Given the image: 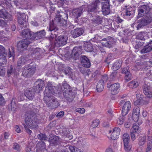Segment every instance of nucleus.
<instances>
[{
	"label": "nucleus",
	"instance_id": "1",
	"mask_svg": "<svg viewBox=\"0 0 152 152\" xmlns=\"http://www.w3.org/2000/svg\"><path fill=\"white\" fill-rule=\"evenodd\" d=\"M62 86L61 89L58 88V90L52 86L51 82H49L48 84V87L46 88L44 93V99L46 102V104L48 106H54L55 107L57 106L58 102L53 96L54 94L59 93L61 90L64 91V95L66 94V92L69 91V86L66 83H64L62 84Z\"/></svg>",
	"mask_w": 152,
	"mask_h": 152
},
{
	"label": "nucleus",
	"instance_id": "2",
	"mask_svg": "<svg viewBox=\"0 0 152 152\" xmlns=\"http://www.w3.org/2000/svg\"><path fill=\"white\" fill-rule=\"evenodd\" d=\"M25 124H24V128L26 132L30 134L32 131L28 129H31L35 128L37 125L38 122L37 121L35 115H30L28 116L25 119Z\"/></svg>",
	"mask_w": 152,
	"mask_h": 152
},
{
	"label": "nucleus",
	"instance_id": "3",
	"mask_svg": "<svg viewBox=\"0 0 152 152\" xmlns=\"http://www.w3.org/2000/svg\"><path fill=\"white\" fill-rule=\"evenodd\" d=\"M22 34L26 37V39H23L19 42L17 44V48L19 50H24L27 48L29 44V42L28 40L27 39L31 38V34L28 29L23 30Z\"/></svg>",
	"mask_w": 152,
	"mask_h": 152
},
{
	"label": "nucleus",
	"instance_id": "4",
	"mask_svg": "<svg viewBox=\"0 0 152 152\" xmlns=\"http://www.w3.org/2000/svg\"><path fill=\"white\" fill-rule=\"evenodd\" d=\"M68 39V37L66 36L61 35L56 37L55 34H53L50 38L51 42H54L55 45L57 47H59L64 45L66 44Z\"/></svg>",
	"mask_w": 152,
	"mask_h": 152
},
{
	"label": "nucleus",
	"instance_id": "5",
	"mask_svg": "<svg viewBox=\"0 0 152 152\" xmlns=\"http://www.w3.org/2000/svg\"><path fill=\"white\" fill-rule=\"evenodd\" d=\"M120 106L122 108V115H126L131 108V104L130 102L129 101H127L125 100H122L120 102Z\"/></svg>",
	"mask_w": 152,
	"mask_h": 152
},
{
	"label": "nucleus",
	"instance_id": "6",
	"mask_svg": "<svg viewBox=\"0 0 152 152\" xmlns=\"http://www.w3.org/2000/svg\"><path fill=\"white\" fill-rule=\"evenodd\" d=\"M36 68L35 64H31L28 68H25L22 72L24 77H30L34 73Z\"/></svg>",
	"mask_w": 152,
	"mask_h": 152
},
{
	"label": "nucleus",
	"instance_id": "7",
	"mask_svg": "<svg viewBox=\"0 0 152 152\" xmlns=\"http://www.w3.org/2000/svg\"><path fill=\"white\" fill-rule=\"evenodd\" d=\"M120 87V84L117 83L112 84L109 82L107 84V87L109 90L111 91V93L113 95H115L118 93Z\"/></svg>",
	"mask_w": 152,
	"mask_h": 152
},
{
	"label": "nucleus",
	"instance_id": "8",
	"mask_svg": "<svg viewBox=\"0 0 152 152\" xmlns=\"http://www.w3.org/2000/svg\"><path fill=\"white\" fill-rule=\"evenodd\" d=\"M106 128L107 136L109 139H111L113 140H115L118 138L119 135V131L117 130V133L114 134V132H112V129L109 127V124H107L105 125V128Z\"/></svg>",
	"mask_w": 152,
	"mask_h": 152
},
{
	"label": "nucleus",
	"instance_id": "9",
	"mask_svg": "<svg viewBox=\"0 0 152 152\" xmlns=\"http://www.w3.org/2000/svg\"><path fill=\"white\" fill-rule=\"evenodd\" d=\"M5 49L4 47L0 45V64L1 65L5 64L7 62L6 58V54L5 53Z\"/></svg>",
	"mask_w": 152,
	"mask_h": 152
},
{
	"label": "nucleus",
	"instance_id": "10",
	"mask_svg": "<svg viewBox=\"0 0 152 152\" xmlns=\"http://www.w3.org/2000/svg\"><path fill=\"white\" fill-rule=\"evenodd\" d=\"M122 11L124 15L126 16H130L134 13L132 7L129 6H125L122 7Z\"/></svg>",
	"mask_w": 152,
	"mask_h": 152
},
{
	"label": "nucleus",
	"instance_id": "11",
	"mask_svg": "<svg viewBox=\"0 0 152 152\" xmlns=\"http://www.w3.org/2000/svg\"><path fill=\"white\" fill-rule=\"evenodd\" d=\"M140 113V110L139 107H136L133 110L132 117L134 121L136 122L138 121Z\"/></svg>",
	"mask_w": 152,
	"mask_h": 152
},
{
	"label": "nucleus",
	"instance_id": "12",
	"mask_svg": "<svg viewBox=\"0 0 152 152\" xmlns=\"http://www.w3.org/2000/svg\"><path fill=\"white\" fill-rule=\"evenodd\" d=\"M105 41H107L105 44V47L108 48H110L114 46L115 44V41L113 38L109 37L106 39L105 38Z\"/></svg>",
	"mask_w": 152,
	"mask_h": 152
},
{
	"label": "nucleus",
	"instance_id": "13",
	"mask_svg": "<svg viewBox=\"0 0 152 152\" xmlns=\"http://www.w3.org/2000/svg\"><path fill=\"white\" fill-rule=\"evenodd\" d=\"M83 31L81 28H77L71 32V34L74 38H76L82 34Z\"/></svg>",
	"mask_w": 152,
	"mask_h": 152
},
{
	"label": "nucleus",
	"instance_id": "14",
	"mask_svg": "<svg viewBox=\"0 0 152 152\" xmlns=\"http://www.w3.org/2000/svg\"><path fill=\"white\" fill-rule=\"evenodd\" d=\"M149 10V7L147 5H144L138 10V16H141L144 14L147 13Z\"/></svg>",
	"mask_w": 152,
	"mask_h": 152
},
{
	"label": "nucleus",
	"instance_id": "15",
	"mask_svg": "<svg viewBox=\"0 0 152 152\" xmlns=\"http://www.w3.org/2000/svg\"><path fill=\"white\" fill-rule=\"evenodd\" d=\"M143 92L145 96L148 98H151L152 96V93L150 90V87L145 84L143 85Z\"/></svg>",
	"mask_w": 152,
	"mask_h": 152
},
{
	"label": "nucleus",
	"instance_id": "16",
	"mask_svg": "<svg viewBox=\"0 0 152 152\" xmlns=\"http://www.w3.org/2000/svg\"><path fill=\"white\" fill-rule=\"evenodd\" d=\"M19 16L18 17V23L21 25L26 26V15L24 14L19 13Z\"/></svg>",
	"mask_w": 152,
	"mask_h": 152
},
{
	"label": "nucleus",
	"instance_id": "17",
	"mask_svg": "<svg viewBox=\"0 0 152 152\" xmlns=\"http://www.w3.org/2000/svg\"><path fill=\"white\" fill-rule=\"evenodd\" d=\"M81 64L83 66L89 67L91 65L89 60L85 56H82L81 58Z\"/></svg>",
	"mask_w": 152,
	"mask_h": 152
},
{
	"label": "nucleus",
	"instance_id": "18",
	"mask_svg": "<svg viewBox=\"0 0 152 152\" xmlns=\"http://www.w3.org/2000/svg\"><path fill=\"white\" fill-rule=\"evenodd\" d=\"M81 47H75L72 50V53L74 54V58L75 59H77L79 58V56L80 54H81Z\"/></svg>",
	"mask_w": 152,
	"mask_h": 152
},
{
	"label": "nucleus",
	"instance_id": "19",
	"mask_svg": "<svg viewBox=\"0 0 152 152\" xmlns=\"http://www.w3.org/2000/svg\"><path fill=\"white\" fill-rule=\"evenodd\" d=\"M137 102V104H146L148 103V101H145L143 99V95L140 94H137L136 95Z\"/></svg>",
	"mask_w": 152,
	"mask_h": 152
},
{
	"label": "nucleus",
	"instance_id": "20",
	"mask_svg": "<svg viewBox=\"0 0 152 152\" xmlns=\"http://www.w3.org/2000/svg\"><path fill=\"white\" fill-rule=\"evenodd\" d=\"M45 145L43 142L41 141L38 142L37 144V152H40V151H45Z\"/></svg>",
	"mask_w": 152,
	"mask_h": 152
},
{
	"label": "nucleus",
	"instance_id": "21",
	"mask_svg": "<svg viewBox=\"0 0 152 152\" xmlns=\"http://www.w3.org/2000/svg\"><path fill=\"white\" fill-rule=\"evenodd\" d=\"M49 142L50 144L56 145L59 143L60 141L58 137L54 135L50 138Z\"/></svg>",
	"mask_w": 152,
	"mask_h": 152
},
{
	"label": "nucleus",
	"instance_id": "22",
	"mask_svg": "<svg viewBox=\"0 0 152 152\" xmlns=\"http://www.w3.org/2000/svg\"><path fill=\"white\" fill-rule=\"evenodd\" d=\"M83 10L82 7L79 8H77L73 10L72 13V15L74 17L77 18L80 16L82 13Z\"/></svg>",
	"mask_w": 152,
	"mask_h": 152
},
{
	"label": "nucleus",
	"instance_id": "23",
	"mask_svg": "<svg viewBox=\"0 0 152 152\" xmlns=\"http://www.w3.org/2000/svg\"><path fill=\"white\" fill-rule=\"evenodd\" d=\"M56 21L58 22H61L62 26L65 25L67 23V22L64 20H61V16L60 14L58 13L56 15Z\"/></svg>",
	"mask_w": 152,
	"mask_h": 152
},
{
	"label": "nucleus",
	"instance_id": "24",
	"mask_svg": "<svg viewBox=\"0 0 152 152\" xmlns=\"http://www.w3.org/2000/svg\"><path fill=\"white\" fill-rule=\"evenodd\" d=\"M122 62L121 61H117L115 62L112 67V69L114 71L118 70L121 67Z\"/></svg>",
	"mask_w": 152,
	"mask_h": 152
},
{
	"label": "nucleus",
	"instance_id": "25",
	"mask_svg": "<svg viewBox=\"0 0 152 152\" xmlns=\"http://www.w3.org/2000/svg\"><path fill=\"white\" fill-rule=\"evenodd\" d=\"M147 142V148L146 149V152H149L152 147V137L148 136Z\"/></svg>",
	"mask_w": 152,
	"mask_h": 152
},
{
	"label": "nucleus",
	"instance_id": "26",
	"mask_svg": "<svg viewBox=\"0 0 152 152\" xmlns=\"http://www.w3.org/2000/svg\"><path fill=\"white\" fill-rule=\"evenodd\" d=\"M84 49L88 52H91L93 51L92 45L90 42H86L84 44Z\"/></svg>",
	"mask_w": 152,
	"mask_h": 152
},
{
	"label": "nucleus",
	"instance_id": "27",
	"mask_svg": "<svg viewBox=\"0 0 152 152\" xmlns=\"http://www.w3.org/2000/svg\"><path fill=\"white\" fill-rule=\"evenodd\" d=\"M35 83L37 85V89L39 91H40L42 90V87H43L44 82L41 80H39L36 82Z\"/></svg>",
	"mask_w": 152,
	"mask_h": 152
},
{
	"label": "nucleus",
	"instance_id": "28",
	"mask_svg": "<svg viewBox=\"0 0 152 152\" xmlns=\"http://www.w3.org/2000/svg\"><path fill=\"white\" fill-rule=\"evenodd\" d=\"M34 94L33 91H30L29 90L26 91L25 92V95L28 99L32 100L33 98Z\"/></svg>",
	"mask_w": 152,
	"mask_h": 152
},
{
	"label": "nucleus",
	"instance_id": "29",
	"mask_svg": "<svg viewBox=\"0 0 152 152\" xmlns=\"http://www.w3.org/2000/svg\"><path fill=\"white\" fill-rule=\"evenodd\" d=\"M110 12L108 0H105V15H108Z\"/></svg>",
	"mask_w": 152,
	"mask_h": 152
},
{
	"label": "nucleus",
	"instance_id": "30",
	"mask_svg": "<svg viewBox=\"0 0 152 152\" xmlns=\"http://www.w3.org/2000/svg\"><path fill=\"white\" fill-rule=\"evenodd\" d=\"M139 83L137 80H134L129 83V87L132 88H137L139 85Z\"/></svg>",
	"mask_w": 152,
	"mask_h": 152
},
{
	"label": "nucleus",
	"instance_id": "31",
	"mask_svg": "<svg viewBox=\"0 0 152 152\" xmlns=\"http://www.w3.org/2000/svg\"><path fill=\"white\" fill-rule=\"evenodd\" d=\"M54 22L53 21L50 22L49 25V28L48 31H53L55 32L57 31L58 29L56 26L54 25Z\"/></svg>",
	"mask_w": 152,
	"mask_h": 152
},
{
	"label": "nucleus",
	"instance_id": "32",
	"mask_svg": "<svg viewBox=\"0 0 152 152\" xmlns=\"http://www.w3.org/2000/svg\"><path fill=\"white\" fill-rule=\"evenodd\" d=\"M104 88V83L103 82H99L96 86L97 90L98 92L102 91Z\"/></svg>",
	"mask_w": 152,
	"mask_h": 152
},
{
	"label": "nucleus",
	"instance_id": "33",
	"mask_svg": "<svg viewBox=\"0 0 152 152\" xmlns=\"http://www.w3.org/2000/svg\"><path fill=\"white\" fill-rule=\"evenodd\" d=\"M140 129L138 125L134 124L131 129V132L134 133H138L140 132Z\"/></svg>",
	"mask_w": 152,
	"mask_h": 152
},
{
	"label": "nucleus",
	"instance_id": "34",
	"mask_svg": "<svg viewBox=\"0 0 152 152\" xmlns=\"http://www.w3.org/2000/svg\"><path fill=\"white\" fill-rule=\"evenodd\" d=\"M112 20L110 19H107L105 18V26H108L107 27H105V28L108 29V30H110L111 28V24Z\"/></svg>",
	"mask_w": 152,
	"mask_h": 152
},
{
	"label": "nucleus",
	"instance_id": "35",
	"mask_svg": "<svg viewBox=\"0 0 152 152\" xmlns=\"http://www.w3.org/2000/svg\"><path fill=\"white\" fill-rule=\"evenodd\" d=\"M150 47L148 45L145 46L141 51V53H145L150 52L151 50Z\"/></svg>",
	"mask_w": 152,
	"mask_h": 152
},
{
	"label": "nucleus",
	"instance_id": "36",
	"mask_svg": "<svg viewBox=\"0 0 152 152\" xmlns=\"http://www.w3.org/2000/svg\"><path fill=\"white\" fill-rule=\"evenodd\" d=\"M145 136L140 137L138 139V144L140 146L143 145L145 142Z\"/></svg>",
	"mask_w": 152,
	"mask_h": 152
},
{
	"label": "nucleus",
	"instance_id": "37",
	"mask_svg": "<svg viewBox=\"0 0 152 152\" xmlns=\"http://www.w3.org/2000/svg\"><path fill=\"white\" fill-rule=\"evenodd\" d=\"M45 33L44 30H42L38 32L35 34V35L37 36V38H40L45 36Z\"/></svg>",
	"mask_w": 152,
	"mask_h": 152
},
{
	"label": "nucleus",
	"instance_id": "38",
	"mask_svg": "<svg viewBox=\"0 0 152 152\" xmlns=\"http://www.w3.org/2000/svg\"><path fill=\"white\" fill-rule=\"evenodd\" d=\"M9 16L7 13L5 11H0V17L3 18H8Z\"/></svg>",
	"mask_w": 152,
	"mask_h": 152
},
{
	"label": "nucleus",
	"instance_id": "39",
	"mask_svg": "<svg viewBox=\"0 0 152 152\" xmlns=\"http://www.w3.org/2000/svg\"><path fill=\"white\" fill-rule=\"evenodd\" d=\"M123 140L124 143L129 142V136L127 133H124L123 136Z\"/></svg>",
	"mask_w": 152,
	"mask_h": 152
},
{
	"label": "nucleus",
	"instance_id": "40",
	"mask_svg": "<svg viewBox=\"0 0 152 152\" xmlns=\"http://www.w3.org/2000/svg\"><path fill=\"white\" fill-rule=\"evenodd\" d=\"M124 115H123L120 117L118 119L117 123L119 125H121L123 124L124 121L125 120V118Z\"/></svg>",
	"mask_w": 152,
	"mask_h": 152
},
{
	"label": "nucleus",
	"instance_id": "41",
	"mask_svg": "<svg viewBox=\"0 0 152 152\" xmlns=\"http://www.w3.org/2000/svg\"><path fill=\"white\" fill-rule=\"evenodd\" d=\"M125 150L126 151H129L132 148V146L129 143V142L124 143Z\"/></svg>",
	"mask_w": 152,
	"mask_h": 152
},
{
	"label": "nucleus",
	"instance_id": "42",
	"mask_svg": "<svg viewBox=\"0 0 152 152\" xmlns=\"http://www.w3.org/2000/svg\"><path fill=\"white\" fill-rule=\"evenodd\" d=\"M68 148L69 149L71 152H83L80 151V149L72 146H69L68 147Z\"/></svg>",
	"mask_w": 152,
	"mask_h": 152
},
{
	"label": "nucleus",
	"instance_id": "43",
	"mask_svg": "<svg viewBox=\"0 0 152 152\" xmlns=\"http://www.w3.org/2000/svg\"><path fill=\"white\" fill-rule=\"evenodd\" d=\"M99 123V121L98 119H96L94 120L92 122L91 126L92 128L96 127L98 125Z\"/></svg>",
	"mask_w": 152,
	"mask_h": 152
},
{
	"label": "nucleus",
	"instance_id": "44",
	"mask_svg": "<svg viewBox=\"0 0 152 152\" xmlns=\"http://www.w3.org/2000/svg\"><path fill=\"white\" fill-rule=\"evenodd\" d=\"M38 137L41 140H46L48 139L46 135L42 134H40L38 135Z\"/></svg>",
	"mask_w": 152,
	"mask_h": 152
},
{
	"label": "nucleus",
	"instance_id": "45",
	"mask_svg": "<svg viewBox=\"0 0 152 152\" xmlns=\"http://www.w3.org/2000/svg\"><path fill=\"white\" fill-rule=\"evenodd\" d=\"M9 52L8 53V56L10 58L11 57H12L13 58H14V52L13 50L12 49L11 50L9 49Z\"/></svg>",
	"mask_w": 152,
	"mask_h": 152
},
{
	"label": "nucleus",
	"instance_id": "46",
	"mask_svg": "<svg viewBox=\"0 0 152 152\" xmlns=\"http://www.w3.org/2000/svg\"><path fill=\"white\" fill-rule=\"evenodd\" d=\"M125 78L126 80L127 81H129L132 79L131 75L129 72H127L126 74H125Z\"/></svg>",
	"mask_w": 152,
	"mask_h": 152
},
{
	"label": "nucleus",
	"instance_id": "47",
	"mask_svg": "<svg viewBox=\"0 0 152 152\" xmlns=\"http://www.w3.org/2000/svg\"><path fill=\"white\" fill-rule=\"evenodd\" d=\"M101 38L100 37L98 36V35H96L94 39H91V41L94 42H98L101 41Z\"/></svg>",
	"mask_w": 152,
	"mask_h": 152
},
{
	"label": "nucleus",
	"instance_id": "48",
	"mask_svg": "<svg viewBox=\"0 0 152 152\" xmlns=\"http://www.w3.org/2000/svg\"><path fill=\"white\" fill-rule=\"evenodd\" d=\"M11 105V110L13 111H15L16 109V105L15 102H13V100L12 101Z\"/></svg>",
	"mask_w": 152,
	"mask_h": 152
},
{
	"label": "nucleus",
	"instance_id": "49",
	"mask_svg": "<svg viewBox=\"0 0 152 152\" xmlns=\"http://www.w3.org/2000/svg\"><path fill=\"white\" fill-rule=\"evenodd\" d=\"M13 148L14 149L18 151L20 150V146L17 143H14Z\"/></svg>",
	"mask_w": 152,
	"mask_h": 152
},
{
	"label": "nucleus",
	"instance_id": "50",
	"mask_svg": "<svg viewBox=\"0 0 152 152\" xmlns=\"http://www.w3.org/2000/svg\"><path fill=\"white\" fill-rule=\"evenodd\" d=\"M98 3H99V1L97 0H96L95 2H94V4L93 6V8L91 10H90L91 12L93 11L96 8V7L98 4Z\"/></svg>",
	"mask_w": 152,
	"mask_h": 152
},
{
	"label": "nucleus",
	"instance_id": "51",
	"mask_svg": "<svg viewBox=\"0 0 152 152\" xmlns=\"http://www.w3.org/2000/svg\"><path fill=\"white\" fill-rule=\"evenodd\" d=\"M143 33H142V32L140 33L139 34L137 37V38L141 40H144L145 39L144 37V36H143Z\"/></svg>",
	"mask_w": 152,
	"mask_h": 152
},
{
	"label": "nucleus",
	"instance_id": "52",
	"mask_svg": "<svg viewBox=\"0 0 152 152\" xmlns=\"http://www.w3.org/2000/svg\"><path fill=\"white\" fill-rule=\"evenodd\" d=\"M76 111L80 113H83L85 111V109L83 108H78L76 110Z\"/></svg>",
	"mask_w": 152,
	"mask_h": 152
},
{
	"label": "nucleus",
	"instance_id": "53",
	"mask_svg": "<svg viewBox=\"0 0 152 152\" xmlns=\"http://www.w3.org/2000/svg\"><path fill=\"white\" fill-rule=\"evenodd\" d=\"M116 130H118L119 131V135H120V132H121V129L120 128H119L118 127H114L113 130V131L112 132H114V134L117 133V131Z\"/></svg>",
	"mask_w": 152,
	"mask_h": 152
},
{
	"label": "nucleus",
	"instance_id": "54",
	"mask_svg": "<svg viewBox=\"0 0 152 152\" xmlns=\"http://www.w3.org/2000/svg\"><path fill=\"white\" fill-rule=\"evenodd\" d=\"M64 114V112L63 111H61L59 113L56 115V117L60 118L62 117Z\"/></svg>",
	"mask_w": 152,
	"mask_h": 152
},
{
	"label": "nucleus",
	"instance_id": "55",
	"mask_svg": "<svg viewBox=\"0 0 152 152\" xmlns=\"http://www.w3.org/2000/svg\"><path fill=\"white\" fill-rule=\"evenodd\" d=\"M5 103V101L4 98L0 94V105L4 104Z\"/></svg>",
	"mask_w": 152,
	"mask_h": 152
},
{
	"label": "nucleus",
	"instance_id": "56",
	"mask_svg": "<svg viewBox=\"0 0 152 152\" xmlns=\"http://www.w3.org/2000/svg\"><path fill=\"white\" fill-rule=\"evenodd\" d=\"M115 20L118 23H120L122 21V20L118 15L115 18Z\"/></svg>",
	"mask_w": 152,
	"mask_h": 152
},
{
	"label": "nucleus",
	"instance_id": "57",
	"mask_svg": "<svg viewBox=\"0 0 152 152\" xmlns=\"http://www.w3.org/2000/svg\"><path fill=\"white\" fill-rule=\"evenodd\" d=\"M135 133L131 132V139L132 141H134L136 139L135 135Z\"/></svg>",
	"mask_w": 152,
	"mask_h": 152
},
{
	"label": "nucleus",
	"instance_id": "58",
	"mask_svg": "<svg viewBox=\"0 0 152 152\" xmlns=\"http://www.w3.org/2000/svg\"><path fill=\"white\" fill-rule=\"evenodd\" d=\"M25 63V61H24V59L23 58H22L18 61V66H20V64H22Z\"/></svg>",
	"mask_w": 152,
	"mask_h": 152
},
{
	"label": "nucleus",
	"instance_id": "59",
	"mask_svg": "<svg viewBox=\"0 0 152 152\" xmlns=\"http://www.w3.org/2000/svg\"><path fill=\"white\" fill-rule=\"evenodd\" d=\"M122 73L123 74H126L127 72H129L127 67L124 68L122 71Z\"/></svg>",
	"mask_w": 152,
	"mask_h": 152
},
{
	"label": "nucleus",
	"instance_id": "60",
	"mask_svg": "<svg viewBox=\"0 0 152 152\" xmlns=\"http://www.w3.org/2000/svg\"><path fill=\"white\" fill-rule=\"evenodd\" d=\"M144 20H142L137 25V29H139V28H141L142 26L145 25V24L143 23L144 22Z\"/></svg>",
	"mask_w": 152,
	"mask_h": 152
},
{
	"label": "nucleus",
	"instance_id": "61",
	"mask_svg": "<svg viewBox=\"0 0 152 152\" xmlns=\"http://www.w3.org/2000/svg\"><path fill=\"white\" fill-rule=\"evenodd\" d=\"M14 129L15 131L18 133H20L21 131L19 126L18 125H16L15 126Z\"/></svg>",
	"mask_w": 152,
	"mask_h": 152
},
{
	"label": "nucleus",
	"instance_id": "62",
	"mask_svg": "<svg viewBox=\"0 0 152 152\" xmlns=\"http://www.w3.org/2000/svg\"><path fill=\"white\" fill-rule=\"evenodd\" d=\"M5 70L4 69H2L0 67V75H4L5 73Z\"/></svg>",
	"mask_w": 152,
	"mask_h": 152
},
{
	"label": "nucleus",
	"instance_id": "63",
	"mask_svg": "<svg viewBox=\"0 0 152 152\" xmlns=\"http://www.w3.org/2000/svg\"><path fill=\"white\" fill-rule=\"evenodd\" d=\"M130 123L129 122L125 123L124 124V126L126 128H128L129 127H130Z\"/></svg>",
	"mask_w": 152,
	"mask_h": 152
},
{
	"label": "nucleus",
	"instance_id": "64",
	"mask_svg": "<svg viewBox=\"0 0 152 152\" xmlns=\"http://www.w3.org/2000/svg\"><path fill=\"white\" fill-rule=\"evenodd\" d=\"M97 18H98V20H96V23H101V18L99 17L98 16V17H97Z\"/></svg>",
	"mask_w": 152,
	"mask_h": 152
}]
</instances>
